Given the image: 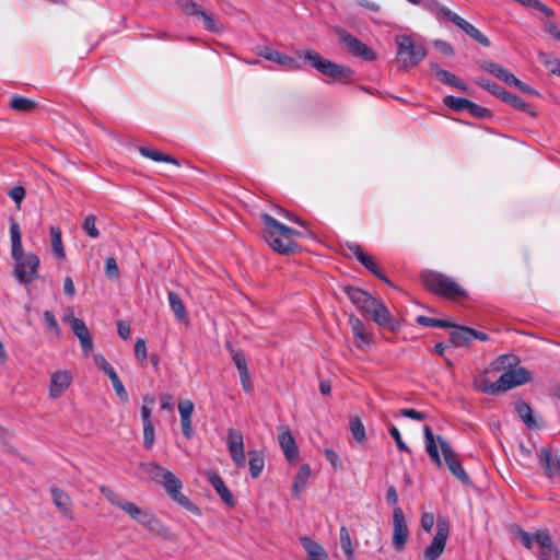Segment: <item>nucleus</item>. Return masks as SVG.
<instances>
[{"instance_id":"28","label":"nucleus","mask_w":560,"mask_h":560,"mask_svg":"<svg viewBox=\"0 0 560 560\" xmlns=\"http://www.w3.org/2000/svg\"><path fill=\"white\" fill-rule=\"evenodd\" d=\"M502 102L509 104L515 109H518L523 113H527L532 116H536V112L533 109L532 105L526 103L524 100L518 97L517 95H514L505 90L503 95L500 98Z\"/></svg>"},{"instance_id":"14","label":"nucleus","mask_w":560,"mask_h":560,"mask_svg":"<svg viewBox=\"0 0 560 560\" xmlns=\"http://www.w3.org/2000/svg\"><path fill=\"white\" fill-rule=\"evenodd\" d=\"M393 546L400 551L409 537V530L405 521L404 512L400 508H395L393 512Z\"/></svg>"},{"instance_id":"34","label":"nucleus","mask_w":560,"mask_h":560,"mask_svg":"<svg viewBox=\"0 0 560 560\" xmlns=\"http://www.w3.org/2000/svg\"><path fill=\"white\" fill-rule=\"evenodd\" d=\"M515 411L527 428L534 429L537 427V423L533 417V409L526 401L517 400L515 402Z\"/></svg>"},{"instance_id":"10","label":"nucleus","mask_w":560,"mask_h":560,"mask_svg":"<svg viewBox=\"0 0 560 560\" xmlns=\"http://www.w3.org/2000/svg\"><path fill=\"white\" fill-rule=\"evenodd\" d=\"M436 442L440 445V448L444 457V462L448 470L452 472V475L455 478H457L462 483L470 485L471 480L468 474L463 468L462 463L457 458V455L454 453L448 442L441 435H438Z\"/></svg>"},{"instance_id":"59","label":"nucleus","mask_w":560,"mask_h":560,"mask_svg":"<svg viewBox=\"0 0 560 560\" xmlns=\"http://www.w3.org/2000/svg\"><path fill=\"white\" fill-rule=\"evenodd\" d=\"M420 5H422L424 10H427L435 18H438V15L440 14V10L443 7V4L436 0L422 1Z\"/></svg>"},{"instance_id":"57","label":"nucleus","mask_w":560,"mask_h":560,"mask_svg":"<svg viewBox=\"0 0 560 560\" xmlns=\"http://www.w3.org/2000/svg\"><path fill=\"white\" fill-rule=\"evenodd\" d=\"M194 402L191 400H180L178 402V411L180 418L191 417L194 412Z\"/></svg>"},{"instance_id":"46","label":"nucleus","mask_w":560,"mask_h":560,"mask_svg":"<svg viewBox=\"0 0 560 560\" xmlns=\"http://www.w3.org/2000/svg\"><path fill=\"white\" fill-rule=\"evenodd\" d=\"M477 83H478L479 86H481L482 89H485L486 91H488L492 95L497 96L499 100L501 98V96L505 92V90L501 85H499L498 83H495L493 81L485 79V78H479L477 80Z\"/></svg>"},{"instance_id":"3","label":"nucleus","mask_w":560,"mask_h":560,"mask_svg":"<svg viewBox=\"0 0 560 560\" xmlns=\"http://www.w3.org/2000/svg\"><path fill=\"white\" fill-rule=\"evenodd\" d=\"M260 218L265 224V238L269 245H283L284 241L288 242L287 245H295L292 242V237H302L312 242H319L317 235L307 229L303 231L291 229L278 222L268 213H262Z\"/></svg>"},{"instance_id":"61","label":"nucleus","mask_w":560,"mask_h":560,"mask_svg":"<svg viewBox=\"0 0 560 560\" xmlns=\"http://www.w3.org/2000/svg\"><path fill=\"white\" fill-rule=\"evenodd\" d=\"M420 525L424 532L430 533L434 526V515L429 512L423 513L421 515Z\"/></svg>"},{"instance_id":"4","label":"nucleus","mask_w":560,"mask_h":560,"mask_svg":"<svg viewBox=\"0 0 560 560\" xmlns=\"http://www.w3.org/2000/svg\"><path fill=\"white\" fill-rule=\"evenodd\" d=\"M530 380L532 373L525 368H518L505 371L495 382H490L487 378L481 380L478 388L485 394L495 395L523 385Z\"/></svg>"},{"instance_id":"9","label":"nucleus","mask_w":560,"mask_h":560,"mask_svg":"<svg viewBox=\"0 0 560 560\" xmlns=\"http://www.w3.org/2000/svg\"><path fill=\"white\" fill-rule=\"evenodd\" d=\"M335 33L339 42L352 56L359 57L364 61H373L376 59V54L374 50L358 37L350 34L347 30L342 27H336Z\"/></svg>"},{"instance_id":"56","label":"nucleus","mask_w":560,"mask_h":560,"mask_svg":"<svg viewBox=\"0 0 560 560\" xmlns=\"http://www.w3.org/2000/svg\"><path fill=\"white\" fill-rule=\"evenodd\" d=\"M135 355L141 362H143L147 359V345L144 339L139 338L136 340Z\"/></svg>"},{"instance_id":"31","label":"nucleus","mask_w":560,"mask_h":560,"mask_svg":"<svg viewBox=\"0 0 560 560\" xmlns=\"http://www.w3.org/2000/svg\"><path fill=\"white\" fill-rule=\"evenodd\" d=\"M249 455V472L252 478L256 479L258 478L265 467V457L262 452L254 450L248 452Z\"/></svg>"},{"instance_id":"1","label":"nucleus","mask_w":560,"mask_h":560,"mask_svg":"<svg viewBox=\"0 0 560 560\" xmlns=\"http://www.w3.org/2000/svg\"><path fill=\"white\" fill-rule=\"evenodd\" d=\"M142 469L165 488L168 497L187 511L201 515V510L180 492L183 483L172 471L165 469L155 462L142 464Z\"/></svg>"},{"instance_id":"17","label":"nucleus","mask_w":560,"mask_h":560,"mask_svg":"<svg viewBox=\"0 0 560 560\" xmlns=\"http://www.w3.org/2000/svg\"><path fill=\"white\" fill-rule=\"evenodd\" d=\"M259 56L266 60L273 61L282 66L288 70L299 71L302 69L301 63L296 59L269 47H262L259 51Z\"/></svg>"},{"instance_id":"44","label":"nucleus","mask_w":560,"mask_h":560,"mask_svg":"<svg viewBox=\"0 0 560 560\" xmlns=\"http://www.w3.org/2000/svg\"><path fill=\"white\" fill-rule=\"evenodd\" d=\"M340 536V546L342 551L345 552V556L347 560H353L354 557V550L352 547V541L350 537V533L347 527L342 526L339 532Z\"/></svg>"},{"instance_id":"62","label":"nucleus","mask_w":560,"mask_h":560,"mask_svg":"<svg viewBox=\"0 0 560 560\" xmlns=\"http://www.w3.org/2000/svg\"><path fill=\"white\" fill-rule=\"evenodd\" d=\"M325 457L335 469L342 468V463L339 458V455L334 450H325Z\"/></svg>"},{"instance_id":"24","label":"nucleus","mask_w":560,"mask_h":560,"mask_svg":"<svg viewBox=\"0 0 560 560\" xmlns=\"http://www.w3.org/2000/svg\"><path fill=\"white\" fill-rule=\"evenodd\" d=\"M279 444L288 460H294L298 458L299 448L288 428H282L281 432L279 433Z\"/></svg>"},{"instance_id":"60","label":"nucleus","mask_w":560,"mask_h":560,"mask_svg":"<svg viewBox=\"0 0 560 560\" xmlns=\"http://www.w3.org/2000/svg\"><path fill=\"white\" fill-rule=\"evenodd\" d=\"M180 427L183 435L187 440L191 439L194 434L191 417L180 418Z\"/></svg>"},{"instance_id":"22","label":"nucleus","mask_w":560,"mask_h":560,"mask_svg":"<svg viewBox=\"0 0 560 560\" xmlns=\"http://www.w3.org/2000/svg\"><path fill=\"white\" fill-rule=\"evenodd\" d=\"M430 70L434 73L439 80L452 88H456L460 91H467V85L457 78L454 73L442 69L436 62H430Z\"/></svg>"},{"instance_id":"13","label":"nucleus","mask_w":560,"mask_h":560,"mask_svg":"<svg viewBox=\"0 0 560 560\" xmlns=\"http://www.w3.org/2000/svg\"><path fill=\"white\" fill-rule=\"evenodd\" d=\"M226 445L235 466L237 468H244L246 466V456L242 432L236 429H229Z\"/></svg>"},{"instance_id":"35","label":"nucleus","mask_w":560,"mask_h":560,"mask_svg":"<svg viewBox=\"0 0 560 560\" xmlns=\"http://www.w3.org/2000/svg\"><path fill=\"white\" fill-rule=\"evenodd\" d=\"M537 57L539 62L552 74L558 75L560 72V58L551 52L538 51Z\"/></svg>"},{"instance_id":"54","label":"nucleus","mask_w":560,"mask_h":560,"mask_svg":"<svg viewBox=\"0 0 560 560\" xmlns=\"http://www.w3.org/2000/svg\"><path fill=\"white\" fill-rule=\"evenodd\" d=\"M44 320L49 330H51L56 335L60 334V328H59L58 322H57L55 315L52 314V312L45 311L44 312Z\"/></svg>"},{"instance_id":"32","label":"nucleus","mask_w":560,"mask_h":560,"mask_svg":"<svg viewBox=\"0 0 560 560\" xmlns=\"http://www.w3.org/2000/svg\"><path fill=\"white\" fill-rule=\"evenodd\" d=\"M311 477V467L308 464H303L295 476L292 492L295 497H299L302 490L305 489L306 483Z\"/></svg>"},{"instance_id":"23","label":"nucleus","mask_w":560,"mask_h":560,"mask_svg":"<svg viewBox=\"0 0 560 560\" xmlns=\"http://www.w3.org/2000/svg\"><path fill=\"white\" fill-rule=\"evenodd\" d=\"M51 499L55 506L68 518H72V502L70 497L60 488L50 489Z\"/></svg>"},{"instance_id":"21","label":"nucleus","mask_w":560,"mask_h":560,"mask_svg":"<svg viewBox=\"0 0 560 560\" xmlns=\"http://www.w3.org/2000/svg\"><path fill=\"white\" fill-rule=\"evenodd\" d=\"M208 481L211 483V486L217 491L218 495L221 498V500L229 506L235 505L234 497L232 495L231 491L226 487L224 480L220 475H218L215 471H209L207 474Z\"/></svg>"},{"instance_id":"49","label":"nucleus","mask_w":560,"mask_h":560,"mask_svg":"<svg viewBox=\"0 0 560 560\" xmlns=\"http://www.w3.org/2000/svg\"><path fill=\"white\" fill-rule=\"evenodd\" d=\"M460 18L462 16L443 4L436 19L439 21H450L456 25Z\"/></svg>"},{"instance_id":"27","label":"nucleus","mask_w":560,"mask_h":560,"mask_svg":"<svg viewBox=\"0 0 560 560\" xmlns=\"http://www.w3.org/2000/svg\"><path fill=\"white\" fill-rule=\"evenodd\" d=\"M456 26L460 28L466 35H468L471 39L477 42L483 47L490 46L489 38L479 31L476 26H474L471 23L466 21L465 19L460 18V20L457 22Z\"/></svg>"},{"instance_id":"30","label":"nucleus","mask_w":560,"mask_h":560,"mask_svg":"<svg viewBox=\"0 0 560 560\" xmlns=\"http://www.w3.org/2000/svg\"><path fill=\"white\" fill-rule=\"evenodd\" d=\"M424 439H425V450L430 456V458L436 464L438 467H442L441 456L438 451L436 442L432 430L429 425H424Z\"/></svg>"},{"instance_id":"26","label":"nucleus","mask_w":560,"mask_h":560,"mask_svg":"<svg viewBox=\"0 0 560 560\" xmlns=\"http://www.w3.org/2000/svg\"><path fill=\"white\" fill-rule=\"evenodd\" d=\"M301 545L307 553V560H328V553L317 541L310 537H301Z\"/></svg>"},{"instance_id":"55","label":"nucleus","mask_w":560,"mask_h":560,"mask_svg":"<svg viewBox=\"0 0 560 560\" xmlns=\"http://www.w3.org/2000/svg\"><path fill=\"white\" fill-rule=\"evenodd\" d=\"M399 416L407 417L412 420L422 421L427 418L424 412L418 411L413 408H404L399 410Z\"/></svg>"},{"instance_id":"6","label":"nucleus","mask_w":560,"mask_h":560,"mask_svg":"<svg viewBox=\"0 0 560 560\" xmlns=\"http://www.w3.org/2000/svg\"><path fill=\"white\" fill-rule=\"evenodd\" d=\"M14 276L22 284H31L38 278L39 258L33 253H25L24 247H12Z\"/></svg>"},{"instance_id":"12","label":"nucleus","mask_w":560,"mask_h":560,"mask_svg":"<svg viewBox=\"0 0 560 560\" xmlns=\"http://www.w3.org/2000/svg\"><path fill=\"white\" fill-rule=\"evenodd\" d=\"M342 291L347 294L353 305H355L357 310L366 317L368 314L373 308L374 304L378 301V299L372 296L366 291L361 288L354 285H345Z\"/></svg>"},{"instance_id":"53","label":"nucleus","mask_w":560,"mask_h":560,"mask_svg":"<svg viewBox=\"0 0 560 560\" xmlns=\"http://www.w3.org/2000/svg\"><path fill=\"white\" fill-rule=\"evenodd\" d=\"M105 273H106L107 278L110 280L118 278L119 269H118L116 259L114 257H108L106 259Z\"/></svg>"},{"instance_id":"63","label":"nucleus","mask_w":560,"mask_h":560,"mask_svg":"<svg viewBox=\"0 0 560 560\" xmlns=\"http://www.w3.org/2000/svg\"><path fill=\"white\" fill-rule=\"evenodd\" d=\"M11 245H21V232L18 222L12 221L10 224Z\"/></svg>"},{"instance_id":"51","label":"nucleus","mask_w":560,"mask_h":560,"mask_svg":"<svg viewBox=\"0 0 560 560\" xmlns=\"http://www.w3.org/2000/svg\"><path fill=\"white\" fill-rule=\"evenodd\" d=\"M82 228L89 236H91V237L98 236V230L96 229V225H95V217L94 215H92V214L86 215Z\"/></svg>"},{"instance_id":"45","label":"nucleus","mask_w":560,"mask_h":560,"mask_svg":"<svg viewBox=\"0 0 560 560\" xmlns=\"http://www.w3.org/2000/svg\"><path fill=\"white\" fill-rule=\"evenodd\" d=\"M350 431L358 443L366 441L365 428L359 417H351L349 422Z\"/></svg>"},{"instance_id":"64","label":"nucleus","mask_w":560,"mask_h":560,"mask_svg":"<svg viewBox=\"0 0 560 560\" xmlns=\"http://www.w3.org/2000/svg\"><path fill=\"white\" fill-rule=\"evenodd\" d=\"M9 196L13 201L20 205L25 197V189L22 186H14L9 190Z\"/></svg>"},{"instance_id":"47","label":"nucleus","mask_w":560,"mask_h":560,"mask_svg":"<svg viewBox=\"0 0 560 560\" xmlns=\"http://www.w3.org/2000/svg\"><path fill=\"white\" fill-rule=\"evenodd\" d=\"M155 440V432L153 423L143 424V446L147 450H151Z\"/></svg>"},{"instance_id":"15","label":"nucleus","mask_w":560,"mask_h":560,"mask_svg":"<svg viewBox=\"0 0 560 560\" xmlns=\"http://www.w3.org/2000/svg\"><path fill=\"white\" fill-rule=\"evenodd\" d=\"M94 362L110 380L113 388L122 402L129 400L128 393L114 368L101 354L94 355Z\"/></svg>"},{"instance_id":"58","label":"nucleus","mask_w":560,"mask_h":560,"mask_svg":"<svg viewBox=\"0 0 560 560\" xmlns=\"http://www.w3.org/2000/svg\"><path fill=\"white\" fill-rule=\"evenodd\" d=\"M483 69L489 73L493 74L494 77H497L498 79H501L504 72L506 71L504 68H502L501 65L492 61L486 62L483 65Z\"/></svg>"},{"instance_id":"18","label":"nucleus","mask_w":560,"mask_h":560,"mask_svg":"<svg viewBox=\"0 0 560 560\" xmlns=\"http://www.w3.org/2000/svg\"><path fill=\"white\" fill-rule=\"evenodd\" d=\"M72 375L69 371H55L50 376L48 395L51 399L59 398L71 385Z\"/></svg>"},{"instance_id":"36","label":"nucleus","mask_w":560,"mask_h":560,"mask_svg":"<svg viewBox=\"0 0 560 560\" xmlns=\"http://www.w3.org/2000/svg\"><path fill=\"white\" fill-rule=\"evenodd\" d=\"M100 491L110 504L118 506L124 512H126L127 505H130L131 503L130 501H127L120 494L116 493L107 486H101Z\"/></svg>"},{"instance_id":"8","label":"nucleus","mask_w":560,"mask_h":560,"mask_svg":"<svg viewBox=\"0 0 560 560\" xmlns=\"http://www.w3.org/2000/svg\"><path fill=\"white\" fill-rule=\"evenodd\" d=\"M125 513L150 532L167 539H172L170 529L153 513L139 508L132 502L130 505H127Z\"/></svg>"},{"instance_id":"19","label":"nucleus","mask_w":560,"mask_h":560,"mask_svg":"<svg viewBox=\"0 0 560 560\" xmlns=\"http://www.w3.org/2000/svg\"><path fill=\"white\" fill-rule=\"evenodd\" d=\"M70 325L73 334L80 340L83 353L89 355L93 349V339L90 335L88 326L82 319L78 317H72L70 319Z\"/></svg>"},{"instance_id":"43","label":"nucleus","mask_w":560,"mask_h":560,"mask_svg":"<svg viewBox=\"0 0 560 560\" xmlns=\"http://www.w3.org/2000/svg\"><path fill=\"white\" fill-rule=\"evenodd\" d=\"M443 103L450 109L459 113V112L468 110L470 100L465 98V97H456L453 95H447L443 98Z\"/></svg>"},{"instance_id":"50","label":"nucleus","mask_w":560,"mask_h":560,"mask_svg":"<svg viewBox=\"0 0 560 560\" xmlns=\"http://www.w3.org/2000/svg\"><path fill=\"white\" fill-rule=\"evenodd\" d=\"M183 11L190 16L198 15L202 13L203 9L196 1L187 0L182 4Z\"/></svg>"},{"instance_id":"48","label":"nucleus","mask_w":560,"mask_h":560,"mask_svg":"<svg viewBox=\"0 0 560 560\" xmlns=\"http://www.w3.org/2000/svg\"><path fill=\"white\" fill-rule=\"evenodd\" d=\"M388 431L392 435V438L395 440L396 446L400 452H407L410 453V448L408 445L402 441L399 430L394 425L390 424L388 428Z\"/></svg>"},{"instance_id":"52","label":"nucleus","mask_w":560,"mask_h":560,"mask_svg":"<svg viewBox=\"0 0 560 560\" xmlns=\"http://www.w3.org/2000/svg\"><path fill=\"white\" fill-rule=\"evenodd\" d=\"M468 112L470 115L478 117V118H488L491 116V113L488 108L482 107L471 101L468 106Z\"/></svg>"},{"instance_id":"39","label":"nucleus","mask_w":560,"mask_h":560,"mask_svg":"<svg viewBox=\"0 0 560 560\" xmlns=\"http://www.w3.org/2000/svg\"><path fill=\"white\" fill-rule=\"evenodd\" d=\"M225 348H226V350L230 351V353L232 355V360H233L234 364L236 365L238 373H241L243 371H248L245 352L241 349H235L231 342H226Z\"/></svg>"},{"instance_id":"5","label":"nucleus","mask_w":560,"mask_h":560,"mask_svg":"<svg viewBox=\"0 0 560 560\" xmlns=\"http://www.w3.org/2000/svg\"><path fill=\"white\" fill-rule=\"evenodd\" d=\"M303 58L318 72L334 80L348 82L352 78L353 71L351 68L325 59L314 49H306L303 52Z\"/></svg>"},{"instance_id":"41","label":"nucleus","mask_w":560,"mask_h":560,"mask_svg":"<svg viewBox=\"0 0 560 560\" xmlns=\"http://www.w3.org/2000/svg\"><path fill=\"white\" fill-rule=\"evenodd\" d=\"M167 298H168L170 306H171L172 311L174 312L175 316L179 320L185 319L186 318V308H185V305H184L180 296L176 292L170 291L167 294Z\"/></svg>"},{"instance_id":"42","label":"nucleus","mask_w":560,"mask_h":560,"mask_svg":"<svg viewBox=\"0 0 560 560\" xmlns=\"http://www.w3.org/2000/svg\"><path fill=\"white\" fill-rule=\"evenodd\" d=\"M200 18L203 21V26L207 31L212 33H222L224 30V25L222 22H220L218 19L214 18L212 13L207 12L206 10L202 11L200 14Z\"/></svg>"},{"instance_id":"16","label":"nucleus","mask_w":560,"mask_h":560,"mask_svg":"<svg viewBox=\"0 0 560 560\" xmlns=\"http://www.w3.org/2000/svg\"><path fill=\"white\" fill-rule=\"evenodd\" d=\"M366 317H370L380 327H383L390 331H396L399 328V323L390 314L387 306L381 300H378L374 304L373 308L371 310Z\"/></svg>"},{"instance_id":"25","label":"nucleus","mask_w":560,"mask_h":560,"mask_svg":"<svg viewBox=\"0 0 560 560\" xmlns=\"http://www.w3.org/2000/svg\"><path fill=\"white\" fill-rule=\"evenodd\" d=\"M538 459L548 478H552L556 474H560V457L553 460L549 448L542 447L539 451Z\"/></svg>"},{"instance_id":"33","label":"nucleus","mask_w":560,"mask_h":560,"mask_svg":"<svg viewBox=\"0 0 560 560\" xmlns=\"http://www.w3.org/2000/svg\"><path fill=\"white\" fill-rule=\"evenodd\" d=\"M534 539L540 549L547 548L548 550H553L555 558L560 559V550L558 549V547L556 546V544L553 542L551 536L549 535V533L547 530H544V529L537 530L534 534Z\"/></svg>"},{"instance_id":"29","label":"nucleus","mask_w":560,"mask_h":560,"mask_svg":"<svg viewBox=\"0 0 560 560\" xmlns=\"http://www.w3.org/2000/svg\"><path fill=\"white\" fill-rule=\"evenodd\" d=\"M452 328H454V330L450 332V340L453 346L465 347L471 342V336L470 334H467V331L470 330V327L454 324Z\"/></svg>"},{"instance_id":"38","label":"nucleus","mask_w":560,"mask_h":560,"mask_svg":"<svg viewBox=\"0 0 560 560\" xmlns=\"http://www.w3.org/2000/svg\"><path fill=\"white\" fill-rule=\"evenodd\" d=\"M10 107L16 112L30 113L36 108V102L24 96L14 95L10 101Z\"/></svg>"},{"instance_id":"7","label":"nucleus","mask_w":560,"mask_h":560,"mask_svg":"<svg viewBox=\"0 0 560 560\" xmlns=\"http://www.w3.org/2000/svg\"><path fill=\"white\" fill-rule=\"evenodd\" d=\"M395 42L397 45V61L404 70L417 66L427 56L425 47L416 44L408 35H398Z\"/></svg>"},{"instance_id":"11","label":"nucleus","mask_w":560,"mask_h":560,"mask_svg":"<svg viewBox=\"0 0 560 560\" xmlns=\"http://www.w3.org/2000/svg\"><path fill=\"white\" fill-rule=\"evenodd\" d=\"M450 534V523L446 518L440 517L436 523V533L423 552L424 560H436L445 549Z\"/></svg>"},{"instance_id":"37","label":"nucleus","mask_w":560,"mask_h":560,"mask_svg":"<svg viewBox=\"0 0 560 560\" xmlns=\"http://www.w3.org/2000/svg\"><path fill=\"white\" fill-rule=\"evenodd\" d=\"M352 249L353 254L358 258V260L366 268L369 269L373 275L380 276V267L374 261L372 256L366 254L361 249V247H349Z\"/></svg>"},{"instance_id":"40","label":"nucleus","mask_w":560,"mask_h":560,"mask_svg":"<svg viewBox=\"0 0 560 560\" xmlns=\"http://www.w3.org/2000/svg\"><path fill=\"white\" fill-rule=\"evenodd\" d=\"M139 152L141 153V155L149 158L155 162H168V163H173L175 165H179V162L175 158H173L171 155H166L158 150L141 147L139 149Z\"/></svg>"},{"instance_id":"20","label":"nucleus","mask_w":560,"mask_h":560,"mask_svg":"<svg viewBox=\"0 0 560 560\" xmlns=\"http://www.w3.org/2000/svg\"><path fill=\"white\" fill-rule=\"evenodd\" d=\"M349 323L353 332L354 343L358 348H364L372 342V335L366 330L363 322L354 316L350 315Z\"/></svg>"},{"instance_id":"2","label":"nucleus","mask_w":560,"mask_h":560,"mask_svg":"<svg viewBox=\"0 0 560 560\" xmlns=\"http://www.w3.org/2000/svg\"><path fill=\"white\" fill-rule=\"evenodd\" d=\"M421 281L430 292L454 302L468 299V292L453 278L438 271L425 270L421 272Z\"/></svg>"}]
</instances>
